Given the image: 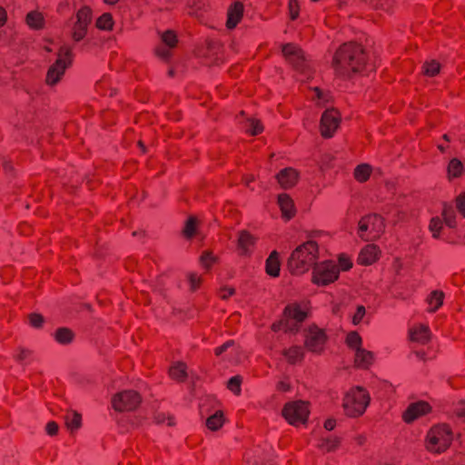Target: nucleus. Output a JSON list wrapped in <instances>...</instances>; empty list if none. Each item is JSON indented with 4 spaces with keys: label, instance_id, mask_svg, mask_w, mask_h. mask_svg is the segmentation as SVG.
Returning <instances> with one entry per match:
<instances>
[{
    "label": "nucleus",
    "instance_id": "nucleus-1",
    "mask_svg": "<svg viewBox=\"0 0 465 465\" xmlns=\"http://www.w3.org/2000/svg\"><path fill=\"white\" fill-rule=\"evenodd\" d=\"M366 62L363 48L352 42L343 44L335 53L332 67L341 77H350L352 74L361 72Z\"/></svg>",
    "mask_w": 465,
    "mask_h": 465
},
{
    "label": "nucleus",
    "instance_id": "nucleus-2",
    "mask_svg": "<svg viewBox=\"0 0 465 465\" xmlns=\"http://www.w3.org/2000/svg\"><path fill=\"white\" fill-rule=\"evenodd\" d=\"M317 244L309 241L298 246L288 261V266L292 273L300 274L307 272L317 259Z\"/></svg>",
    "mask_w": 465,
    "mask_h": 465
},
{
    "label": "nucleus",
    "instance_id": "nucleus-3",
    "mask_svg": "<svg viewBox=\"0 0 465 465\" xmlns=\"http://www.w3.org/2000/svg\"><path fill=\"white\" fill-rule=\"evenodd\" d=\"M369 403V393L362 387L357 386L345 393L342 407L346 415L357 417L364 413Z\"/></svg>",
    "mask_w": 465,
    "mask_h": 465
},
{
    "label": "nucleus",
    "instance_id": "nucleus-4",
    "mask_svg": "<svg viewBox=\"0 0 465 465\" xmlns=\"http://www.w3.org/2000/svg\"><path fill=\"white\" fill-rule=\"evenodd\" d=\"M283 320L272 324V329L278 331L282 327L287 332L296 333L299 331V324L307 317V312L299 303L288 304L283 312Z\"/></svg>",
    "mask_w": 465,
    "mask_h": 465
},
{
    "label": "nucleus",
    "instance_id": "nucleus-5",
    "mask_svg": "<svg viewBox=\"0 0 465 465\" xmlns=\"http://www.w3.org/2000/svg\"><path fill=\"white\" fill-rule=\"evenodd\" d=\"M282 52L286 60L297 72L306 78L311 76L312 71L309 61L303 51L298 45L294 44H285L282 47Z\"/></svg>",
    "mask_w": 465,
    "mask_h": 465
},
{
    "label": "nucleus",
    "instance_id": "nucleus-6",
    "mask_svg": "<svg viewBox=\"0 0 465 465\" xmlns=\"http://www.w3.org/2000/svg\"><path fill=\"white\" fill-rule=\"evenodd\" d=\"M451 440L452 432L448 426H436L428 433L427 449L430 451L440 453L450 445Z\"/></svg>",
    "mask_w": 465,
    "mask_h": 465
},
{
    "label": "nucleus",
    "instance_id": "nucleus-7",
    "mask_svg": "<svg viewBox=\"0 0 465 465\" xmlns=\"http://www.w3.org/2000/svg\"><path fill=\"white\" fill-rule=\"evenodd\" d=\"M309 414L308 402L302 400L289 401L282 409V416L292 426L306 423Z\"/></svg>",
    "mask_w": 465,
    "mask_h": 465
},
{
    "label": "nucleus",
    "instance_id": "nucleus-8",
    "mask_svg": "<svg viewBox=\"0 0 465 465\" xmlns=\"http://www.w3.org/2000/svg\"><path fill=\"white\" fill-rule=\"evenodd\" d=\"M71 50L64 46L59 49L57 60L48 69L46 74V83L54 85L59 82L64 75L65 69L71 64Z\"/></svg>",
    "mask_w": 465,
    "mask_h": 465
},
{
    "label": "nucleus",
    "instance_id": "nucleus-9",
    "mask_svg": "<svg viewBox=\"0 0 465 465\" xmlns=\"http://www.w3.org/2000/svg\"><path fill=\"white\" fill-rule=\"evenodd\" d=\"M339 272L338 266L332 262L316 264L313 268V282L317 284H328L338 278Z\"/></svg>",
    "mask_w": 465,
    "mask_h": 465
},
{
    "label": "nucleus",
    "instance_id": "nucleus-10",
    "mask_svg": "<svg viewBox=\"0 0 465 465\" xmlns=\"http://www.w3.org/2000/svg\"><path fill=\"white\" fill-rule=\"evenodd\" d=\"M141 402L140 396L134 391H124L114 396L113 407L117 411H133Z\"/></svg>",
    "mask_w": 465,
    "mask_h": 465
},
{
    "label": "nucleus",
    "instance_id": "nucleus-11",
    "mask_svg": "<svg viewBox=\"0 0 465 465\" xmlns=\"http://www.w3.org/2000/svg\"><path fill=\"white\" fill-rule=\"evenodd\" d=\"M327 337L323 330L311 326L305 333V347L315 353H320L324 348Z\"/></svg>",
    "mask_w": 465,
    "mask_h": 465
},
{
    "label": "nucleus",
    "instance_id": "nucleus-12",
    "mask_svg": "<svg viewBox=\"0 0 465 465\" xmlns=\"http://www.w3.org/2000/svg\"><path fill=\"white\" fill-rule=\"evenodd\" d=\"M91 20V11L88 7L84 6L77 12L71 33L74 41L79 42L85 36Z\"/></svg>",
    "mask_w": 465,
    "mask_h": 465
},
{
    "label": "nucleus",
    "instance_id": "nucleus-13",
    "mask_svg": "<svg viewBox=\"0 0 465 465\" xmlns=\"http://www.w3.org/2000/svg\"><path fill=\"white\" fill-rule=\"evenodd\" d=\"M340 124V117L334 109H327L321 118V133L325 138H330L333 135Z\"/></svg>",
    "mask_w": 465,
    "mask_h": 465
},
{
    "label": "nucleus",
    "instance_id": "nucleus-14",
    "mask_svg": "<svg viewBox=\"0 0 465 465\" xmlns=\"http://www.w3.org/2000/svg\"><path fill=\"white\" fill-rule=\"evenodd\" d=\"M430 408L424 401H418L409 405L402 417L405 422L411 423L417 418L428 413Z\"/></svg>",
    "mask_w": 465,
    "mask_h": 465
},
{
    "label": "nucleus",
    "instance_id": "nucleus-15",
    "mask_svg": "<svg viewBox=\"0 0 465 465\" xmlns=\"http://www.w3.org/2000/svg\"><path fill=\"white\" fill-rule=\"evenodd\" d=\"M256 238L247 231L239 232L237 246L241 255L250 256L255 245Z\"/></svg>",
    "mask_w": 465,
    "mask_h": 465
},
{
    "label": "nucleus",
    "instance_id": "nucleus-16",
    "mask_svg": "<svg viewBox=\"0 0 465 465\" xmlns=\"http://www.w3.org/2000/svg\"><path fill=\"white\" fill-rule=\"evenodd\" d=\"M276 179L282 188L289 189L297 183L298 173L292 168H285L276 175Z\"/></svg>",
    "mask_w": 465,
    "mask_h": 465
},
{
    "label": "nucleus",
    "instance_id": "nucleus-17",
    "mask_svg": "<svg viewBox=\"0 0 465 465\" xmlns=\"http://www.w3.org/2000/svg\"><path fill=\"white\" fill-rule=\"evenodd\" d=\"M243 14V6L240 2H235L228 9V17L226 25L228 28H234L240 22Z\"/></svg>",
    "mask_w": 465,
    "mask_h": 465
},
{
    "label": "nucleus",
    "instance_id": "nucleus-18",
    "mask_svg": "<svg viewBox=\"0 0 465 465\" xmlns=\"http://www.w3.org/2000/svg\"><path fill=\"white\" fill-rule=\"evenodd\" d=\"M278 204L282 211V216L289 220L295 213V208L293 201L291 197L286 193L279 194L278 196Z\"/></svg>",
    "mask_w": 465,
    "mask_h": 465
},
{
    "label": "nucleus",
    "instance_id": "nucleus-19",
    "mask_svg": "<svg viewBox=\"0 0 465 465\" xmlns=\"http://www.w3.org/2000/svg\"><path fill=\"white\" fill-rule=\"evenodd\" d=\"M379 255L378 248L373 244H368L359 254V262L364 265L373 263Z\"/></svg>",
    "mask_w": 465,
    "mask_h": 465
},
{
    "label": "nucleus",
    "instance_id": "nucleus-20",
    "mask_svg": "<svg viewBox=\"0 0 465 465\" xmlns=\"http://www.w3.org/2000/svg\"><path fill=\"white\" fill-rule=\"evenodd\" d=\"M365 217L370 225L371 233H372V237H374V240H375L383 232L384 221L378 214H369V215H366Z\"/></svg>",
    "mask_w": 465,
    "mask_h": 465
},
{
    "label": "nucleus",
    "instance_id": "nucleus-21",
    "mask_svg": "<svg viewBox=\"0 0 465 465\" xmlns=\"http://www.w3.org/2000/svg\"><path fill=\"white\" fill-rule=\"evenodd\" d=\"M282 355L286 358L289 363L294 364L303 359L304 351L302 346L293 345L289 349H284L282 351Z\"/></svg>",
    "mask_w": 465,
    "mask_h": 465
},
{
    "label": "nucleus",
    "instance_id": "nucleus-22",
    "mask_svg": "<svg viewBox=\"0 0 465 465\" xmlns=\"http://www.w3.org/2000/svg\"><path fill=\"white\" fill-rule=\"evenodd\" d=\"M430 337V329L425 325H420L415 329L410 330V338L413 341L426 343Z\"/></svg>",
    "mask_w": 465,
    "mask_h": 465
},
{
    "label": "nucleus",
    "instance_id": "nucleus-23",
    "mask_svg": "<svg viewBox=\"0 0 465 465\" xmlns=\"http://www.w3.org/2000/svg\"><path fill=\"white\" fill-rule=\"evenodd\" d=\"M373 361V353L363 348H358L355 351V363L358 367L368 368Z\"/></svg>",
    "mask_w": 465,
    "mask_h": 465
},
{
    "label": "nucleus",
    "instance_id": "nucleus-24",
    "mask_svg": "<svg viewBox=\"0 0 465 465\" xmlns=\"http://www.w3.org/2000/svg\"><path fill=\"white\" fill-rule=\"evenodd\" d=\"M278 255V252L273 251L266 260V272L272 277L278 276L280 272V262Z\"/></svg>",
    "mask_w": 465,
    "mask_h": 465
},
{
    "label": "nucleus",
    "instance_id": "nucleus-25",
    "mask_svg": "<svg viewBox=\"0 0 465 465\" xmlns=\"http://www.w3.org/2000/svg\"><path fill=\"white\" fill-rule=\"evenodd\" d=\"M169 372L170 376L178 381H183L188 377L187 367L183 362L174 363Z\"/></svg>",
    "mask_w": 465,
    "mask_h": 465
},
{
    "label": "nucleus",
    "instance_id": "nucleus-26",
    "mask_svg": "<svg viewBox=\"0 0 465 465\" xmlns=\"http://www.w3.org/2000/svg\"><path fill=\"white\" fill-rule=\"evenodd\" d=\"M26 23L32 29H41L45 24L44 16L37 11H31L26 15Z\"/></svg>",
    "mask_w": 465,
    "mask_h": 465
},
{
    "label": "nucleus",
    "instance_id": "nucleus-27",
    "mask_svg": "<svg viewBox=\"0 0 465 465\" xmlns=\"http://www.w3.org/2000/svg\"><path fill=\"white\" fill-rule=\"evenodd\" d=\"M74 337V332L65 327L58 328L54 332V339L60 344H69Z\"/></svg>",
    "mask_w": 465,
    "mask_h": 465
},
{
    "label": "nucleus",
    "instance_id": "nucleus-28",
    "mask_svg": "<svg viewBox=\"0 0 465 465\" xmlns=\"http://www.w3.org/2000/svg\"><path fill=\"white\" fill-rule=\"evenodd\" d=\"M358 235L363 241H374V237H372V233H371L370 225L365 216L362 217L359 222Z\"/></svg>",
    "mask_w": 465,
    "mask_h": 465
},
{
    "label": "nucleus",
    "instance_id": "nucleus-29",
    "mask_svg": "<svg viewBox=\"0 0 465 465\" xmlns=\"http://www.w3.org/2000/svg\"><path fill=\"white\" fill-rule=\"evenodd\" d=\"M443 292L439 291H434L430 293V297L428 298L430 312H435L441 306L443 302Z\"/></svg>",
    "mask_w": 465,
    "mask_h": 465
},
{
    "label": "nucleus",
    "instance_id": "nucleus-30",
    "mask_svg": "<svg viewBox=\"0 0 465 465\" xmlns=\"http://www.w3.org/2000/svg\"><path fill=\"white\" fill-rule=\"evenodd\" d=\"M244 128L247 133L256 135L262 131V125L260 121L254 118H247L244 122Z\"/></svg>",
    "mask_w": 465,
    "mask_h": 465
},
{
    "label": "nucleus",
    "instance_id": "nucleus-31",
    "mask_svg": "<svg viewBox=\"0 0 465 465\" xmlns=\"http://www.w3.org/2000/svg\"><path fill=\"white\" fill-rule=\"evenodd\" d=\"M371 173V166L367 163L358 165L354 170V177L357 181L362 183L367 181Z\"/></svg>",
    "mask_w": 465,
    "mask_h": 465
},
{
    "label": "nucleus",
    "instance_id": "nucleus-32",
    "mask_svg": "<svg viewBox=\"0 0 465 465\" xmlns=\"http://www.w3.org/2000/svg\"><path fill=\"white\" fill-rule=\"evenodd\" d=\"M223 423V413L216 411L213 415L210 416L206 420V426L212 430H216L222 427Z\"/></svg>",
    "mask_w": 465,
    "mask_h": 465
},
{
    "label": "nucleus",
    "instance_id": "nucleus-33",
    "mask_svg": "<svg viewBox=\"0 0 465 465\" xmlns=\"http://www.w3.org/2000/svg\"><path fill=\"white\" fill-rule=\"evenodd\" d=\"M462 171L463 165L459 159L453 158L450 160L448 165V173L450 176L457 177L461 174Z\"/></svg>",
    "mask_w": 465,
    "mask_h": 465
},
{
    "label": "nucleus",
    "instance_id": "nucleus-34",
    "mask_svg": "<svg viewBox=\"0 0 465 465\" xmlns=\"http://www.w3.org/2000/svg\"><path fill=\"white\" fill-rule=\"evenodd\" d=\"M442 216L445 223L449 227L452 228L455 226V212L450 205H444Z\"/></svg>",
    "mask_w": 465,
    "mask_h": 465
},
{
    "label": "nucleus",
    "instance_id": "nucleus-35",
    "mask_svg": "<svg viewBox=\"0 0 465 465\" xmlns=\"http://www.w3.org/2000/svg\"><path fill=\"white\" fill-rule=\"evenodd\" d=\"M65 423L68 429L76 430L81 425V416L76 412L69 413L65 416Z\"/></svg>",
    "mask_w": 465,
    "mask_h": 465
},
{
    "label": "nucleus",
    "instance_id": "nucleus-36",
    "mask_svg": "<svg viewBox=\"0 0 465 465\" xmlns=\"http://www.w3.org/2000/svg\"><path fill=\"white\" fill-rule=\"evenodd\" d=\"M440 64L435 60L426 62L422 66L423 73L428 76L436 75L440 72Z\"/></svg>",
    "mask_w": 465,
    "mask_h": 465
},
{
    "label": "nucleus",
    "instance_id": "nucleus-37",
    "mask_svg": "<svg viewBox=\"0 0 465 465\" xmlns=\"http://www.w3.org/2000/svg\"><path fill=\"white\" fill-rule=\"evenodd\" d=\"M339 444V439L336 437L322 438L320 447L325 450H333Z\"/></svg>",
    "mask_w": 465,
    "mask_h": 465
},
{
    "label": "nucleus",
    "instance_id": "nucleus-38",
    "mask_svg": "<svg viewBox=\"0 0 465 465\" xmlns=\"http://www.w3.org/2000/svg\"><path fill=\"white\" fill-rule=\"evenodd\" d=\"M96 25L98 28L103 30H108L112 28L113 19L111 15L106 13L101 15L96 22Z\"/></svg>",
    "mask_w": 465,
    "mask_h": 465
},
{
    "label": "nucleus",
    "instance_id": "nucleus-39",
    "mask_svg": "<svg viewBox=\"0 0 465 465\" xmlns=\"http://www.w3.org/2000/svg\"><path fill=\"white\" fill-rule=\"evenodd\" d=\"M347 344L357 351L358 348H361V338L357 332H351L348 334L346 339Z\"/></svg>",
    "mask_w": 465,
    "mask_h": 465
},
{
    "label": "nucleus",
    "instance_id": "nucleus-40",
    "mask_svg": "<svg viewBox=\"0 0 465 465\" xmlns=\"http://www.w3.org/2000/svg\"><path fill=\"white\" fill-rule=\"evenodd\" d=\"M161 38L163 43L170 48L174 47L177 42L175 34L171 30L163 33Z\"/></svg>",
    "mask_w": 465,
    "mask_h": 465
},
{
    "label": "nucleus",
    "instance_id": "nucleus-41",
    "mask_svg": "<svg viewBox=\"0 0 465 465\" xmlns=\"http://www.w3.org/2000/svg\"><path fill=\"white\" fill-rule=\"evenodd\" d=\"M241 381L242 378L240 376H233L228 381L227 387L233 393L239 394L241 391Z\"/></svg>",
    "mask_w": 465,
    "mask_h": 465
},
{
    "label": "nucleus",
    "instance_id": "nucleus-42",
    "mask_svg": "<svg viewBox=\"0 0 465 465\" xmlns=\"http://www.w3.org/2000/svg\"><path fill=\"white\" fill-rule=\"evenodd\" d=\"M442 228L441 221L440 218H432L430 223V231L432 232L434 238H439L440 232Z\"/></svg>",
    "mask_w": 465,
    "mask_h": 465
},
{
    "label": "nucleus",
    "instance_id": "nucleus-43",
    "mask_svg": "<svg viewBox=\"0 0 465 465\" xmlns=\"http://www.w3.org/2000/svg\"><path fill=\"white\" fill-rule=\"evenodd\" d=\"M216 261L217 257L209 251L203 252V253L201 256V262L206 268H209Z\"/></svg>",
    "mask_w": 465,
    "mask_h": 465
},
{
    "label": "nucleus",
    "instance_id": "nucleus-44",
    "mask_svg": "<svg viewBox=\"0 0 465 465\" xmlns=\"http://www.w3.org/2000/svg\"><path fill=\"white\" fill-rule=\"evenodd\" d=\"M196 228V219L194 217H190L185 224V228L183 230V233L186 237L191 238L195 232Z\"/></svg>",
    "mask_w": 465,
    "mask_h": 465
},
{
    "label": "nucleus",
    "instance_id": "nucleus-45",
    "mask_svg": "<svg viewBox=\"0 0 465 465\" xmlns=\"http://www.w3.org/2000/svg\"><path fill=\"white\" fill-rule=\"evenodd\" d=\"M29 322L35 328H41L44 323V317L38 313H31L29 315Z\"/></svg>",
    "mask_w": 465,
    "mask_h": 465
},
{
    "label": "nucleus",
    "instance_id": "nucleus-46",
    "mask_svg": "<svg viewBox=\"0 0 465 465\" xmlns=\"http://www.w3.org/2000/svg\"><path fill=\"white\" fill-rule=\"evenodd\" d=\"M365 315V308L362 305H359L352 317V322L354 325H358Z\"/></svg>",
    "mask_w": 465,
    "mask_h": 465
},
{
    "label": "nucleus",
    "instance_id": "nucleus-47",
    "mask_svg": "<svg viewBox=\"0 0 465 465\" xmlns=\"http://www.w3.org/2000/svg\"><path fill=\"white\" fill-rule=\"evenodd\" d=\"M188 281H189V283H190L191 290L192 291H196L197 288L200 286L202 279H201V277H198L194 273H190L188 275Z\"/></svg>",
    "mask_w": 465,
    "mask_h": 465
},
{
    "label": "nucleus",
    "instance_id": "nucleus-48",
    "mask_svg": "<svg viewBox=\"0 0 465 465\" xmlns=\"http://www.w3.org/2000/svg\"><path fill=\"white\" fill-rule=\"evenodd\" d=\"M290 16L292 20L296 19L299 15V6L297 0H290L289 2Z\"/></svg>",
    "mask_w": 465,
    "mask_h": 465
},
{
    "label": "nucleus",
    "instance_id": "nucleus-49",
    "mask_svg": "<svg viewBox=\"0 0 465 465\" xmlns=\"http://www.w3.org/2000/svg\"><path fill=\"white\" fill-rule=\"evenodd\" d=\"M31 354V351L25 349H20L19 352L16 354V360L20 361L22 364L27 363V360L29 359V356Z\"/></svg>",
    "mask_w": 465,
    "mask_h": 465
},
{
    "label": "nucleus",
    "instance_id": "nucleus-50",
    "mask_svg": "<svg viewBox=\"0 0 465 465\" xmlns=\"http://www.w3.org/2000/svg\"><path fill=\"white\" fill-rule=\"evenodd\" d=\"M456 204L459 212L465 216V193L457 197Z\"/></svg>",
    "mask_w": 465,
    "mask_h": 465
},
{
    "label": "nucleus",
    "instance_id": "nucleus-51",
    "mask_svg": "<svg viewBox=\"0 0 465 465\" xmlns=\"http://www.w3.org/2000/svg\"><path fill=\"white\" fill-rule=\"evenodd\" d=\"M155 420L157 423H163L165 420H167L169 426H173L174 424V422L173 421V418L170 416H167L165 413H158L155 416Z\"/></svg>",
    "mask_w": 465,
    "mask_h": 465
},
{
    "label": "nucleus",
    "instance_id": "nucleus-52",
    "mask_svg": "<svg viewBox=\"0 0 465 465\" xmlns=\"http://www.w3.org/2000/svg\"><path fill=\"white\" fill-rule=\"evenodd\" d=\"M155 53L158 57L161 59L167 61L171 56V52L163 47H159L155 50Z\"/></svg>",
    "mask_w": 465,
    "mask_h": 465
},
{
    "label": "nucleus",
    "instance_id": "nucleus-53",
    "mask_svg": "<svg viewBox=\"0 0 465 465\" xmlns=\"http://www.w3.org/2000/svg\"><path fill=\"white\" fill-rule=\"evenodd\" d=\"M58 431V425L54 421H49L46 424V432L53 436L55 435Z\"/></svg>",
    "mask_w": 465,
    "mask_h": 465
},
{
    "label": "nucleus",
    "instance_id": "nucleus-54",
    "mask_svg": "<svg viewBox=\"0 0 465 465\" xmlns=\"http://www.w3.org/2000/svg\"><path fill=\"white\" fill-rule=\"evenodd\" d=\"M313 92L315 94V96H313V98H317L320 102H325L328 100L326 94L318 87H315L313 89Z\"/></svg>",
    "mask_w": 465,
    "mask_h": 465
},
{
    "label": "nucleus",
    "instance_id": "nucleus-55",
    "mask_svg": "<svg viewBox=\"0 0 465 465\" xmlns=\"http://www.w3.org/2000/svg\"><path fill=\"white\" fill-rule=\"evenodd\" d=\"M233 344V341H229L227 342H225L224 344H223L222 346L220 347H217L215 349V353L217 355H221L223 351H225L231 345Z\"/></svg>",
    "mask_w": 465,
    "mask_h": 465
},
{
    "label": "nucleus",
    "instance_id": "nucleus-56",
    "mask_svg": "<svg viewBox=\"0 0 465 465\" xmlns=\"http://www.w3.org/2000/svg\"><path fill=\"white\" fill-rule=\"evenodd\" d=\"M339 262L342 270H348L351 267V262L345 257H341Z\"/></svg>",
    "mask_w": 465,
    "mask_h": 465
},
{
    "label": "nucleus",
    "instance_id": "nucleus-57",
    "mask_svg": "<svg viewBox=\"0 0 465 465\" xmlns=\"http://www.w3.org/2000/svg\"><path fill=\"white\" fill-rule=\"evenodd\" d=\"M233 293H234V289L233 288H223L221 290V297L223 299H226L229 296L232 295Z\"/></svg>",
    "mask_w": 465,
    "mask_h": 465
},
{
    "label": "nucleus",
    "instance_id": "nucleus-58",
    "mask_svg": "<svg viewBox=\"0 0 465 465\" xmlns=\"http://www.w3.org/2000/svg\"><path fill=\"white\" fill-rule=\"evenodd\" d=\"M335 420L333 419H329L327 420L325 422H324V428L327 430H331L334 429L335 427Z\"/></svg>",
    "mask_w": 465,
    "mask_h": 465
},
{
    "label": "nucleus",
    "instance_id": "nucleus-59",
    "mask_svg": "<svg viewBox=\"0 0 465 465\" xmlns=\"http://www.w3.org/2000/svg\"><path fill=\"white\" fill-rule=\"evenodd\" d=\"M456 413L458 417L465 420V404H461L456 409Z\"/></svg>",
    "mask_w": 465,
    "mask_h": 465
},
{
    "label": "nucleus",
    "instance_id": "nucleus-60",
    "mask_svg": "<svg viewBox=\"0 0 465 465\" xmlns=\"http://www.w3.org/2000/svg\"><path fill=\"white\" fill-rule=\"evenodd\" d=\"M278 390L282 391H288L290 390V385L284 381H280L278 383Z\"/></svg>",
    "mask_w": 465,
    "mask_h": 465
},
{
    "label": "nucleus",
    "instance_id": "nucleus-61",
    "mask_svg": "<svg viewBox=\"0 0 465 465\" xmlns=\"http://www.w3.org/2000/svg\"><path fill=\"white\" fill-rule=\"evenodd\" d=\"M6 20L5 11L0 7V26L4 25Z\"/></svg>",
    "mask_w": 465,
    "mask_h": 465
},
{
    "label": "nucleus",
    "instance_id": "nucleus-62",
    "mask_svg": "<svg viewBox=\"0 0 465 465\" xmlns=\"http://www.w3.org/2000/svg\"><path fill=\"white\" fill-rule=\"evenodd\" d=\"M416 355H417L420 359H421V360H424V359H425V354H424V352L417 351V352H416Z\"/></svg>",
    "mask_w": 465,
    "mask_h": 465
},
{
    "label": "nucleus",
    "instance_id": "nucleus-63",
    "mask_svg": "<svg viewBox=\"0 0 465 465\" xmlns=\"http://www.w3.org/2000/svg\"><path fill=\"white\" fill-rule=\"evenodd\" d=\"M118 1L119 0H104V2L109 5H114V4L117 3Z\"/></svg>",
    "mask_w": 465,
    "mask_h": 465
},
{
    "label": "nucleus",
    "instance_id": "nucleus-64",
    "mask_svg": "<svg viewBox=\"0 0 465 465\" xmlns=\"http://www.w3.org/2000/svg\"><path fill=\"white\" fill-rule=\"evenodd\" d=\"M138 143H139V146L141 147V149L143 150V152H145L144 144L142 142H139Z\"/></svg>",
    "mask_w": 465,
    "mask_h": 465
}]
</instances>
